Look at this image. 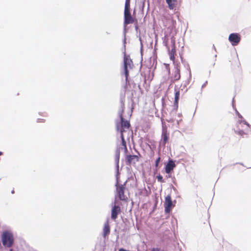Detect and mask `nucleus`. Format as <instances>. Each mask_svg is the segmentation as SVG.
I'll return each instance as SVG.
<instances>
[{
    "label": "nucleus",
    "mask_w": 251,
    "mask_h": 251,
    "mask_svg": "<svg viewBox=\"0 0 251 251\" xmlns=\"http://www.w3.org/2000/svg\"><path fill=\"white\" fill-rule=\"evenodd\" d=\"M110 231V227L108 222L105 223L103 228V234L104 237L108 235Z\"/></svg>",
    "instance_id": "f3484780"
},
{
    "label": "nucleus",
    "mask_w": 251,
    "mask_h": 251,
    "mask_svg": "<svg viewBox=\"0 0 251 251\" xmlns=\"http://www.w3.org/2000/svg\"><path fill=\"white\" fill-rule=\"evenodd\" d=\"M228 40L233 46H236L240 42L241 37L238 33H231L229 36Z\"/></svg>",
    "instance_id": "9d476101"
},
{
    "label": "nucleus",
    "mask_w": 251,
    "mask_h": 251,
    "mask_svg": "<svg viewBox=\"0 0 251 251\" xmlns=\"http://www.w3.org/2000/svg\"><path fill=\"white\" fill-rule=\"evenodd\" d=\"M130 0H126L125 7H130Z\"/></svg>",
    "instance_id": "4be33fe9"
},
{
    "label": "nucleus",
    "mask_w": 251,
    "mask_h": 251,
    "mask_svg": "<svg viewBox=\"0 0 251 251\" xmlns=\"http://www.w3.org/2000/svg\"><path fill=\"white\" fill-rule=\"evenodd\" d=\"M180 92L179 90H176L175 89V103L176 105L178 104V100L179 99Z\"/></svg>",
    "instance_id": "6ab92c4d"
},
{
    "label": "nucleus",
    "mask_w": 251,
    "mask_h": 251,
    "mask_svg": "<svg viewBox=\"0 0 251 251\" xmlns=\"http://www.w3.org/2000/svg\"><path fill=\"white\" fill-rule=\"evenodd\" d=\"M159 20L162 22L163 26L165 27H167L170 23H171V25L167 28L170 33L175 29L176 21L174 19H171L169 17L163 15Z\"/></svg>",
    "instance_id": "39448f33"
},
{
    "label": "nucleus",
    "mask_w": 251,
    "mask_h": 251,
    "mask_svg": "<svg viewBox=\"0 0 251 251\" xmlns=\"http://www.w3.org/2000/svg\"><path fill=\"white\" fill-rule=\"evenodd\" d=\"M1 240L3 245L7 248H10L14 243V237L12 234L7 231H4L1 235Z\"/></svg>",
    "instance_id": "7ed1b4c3"
},
{
    "label": "nucleus",
    "mask_w": 251,
    "mask_h": 251,
    "mask_svg": "<svg viewBox=\"0 0 251 251\" xmlns=\"http://www.w3.org/2000/svg\"><path fill=\"white\" fill-rule=\"evenodd\" d=\"M133 66L132 60L131 59L129 55H126V52H124V69L126 82L128 81L129 76L128 69H131Z\"/></svg>",
    "instance_id": "f03ea898"
},
{
    "label": "nucleus",
    "mask_w": 251,
    "mask_h": 251,
    "mask_svg": "<svg viewBox=\"0 0 251 251\" xmlns=\"http://www.w3.org/2000/svg\"><path fill=\"white\" fill-rule=\"evenodd\" d=\"M176 167V164L174 162L171 160H169L167 164L165 166V172L167 174L171 173L173 170L174 168Z\"/></svg>",
    "instance_id": "2eb2a0df"
},
{
    "label": "nucleus",
    "mask_w": 251,
    "mask_h": 251,
    "mask_svg": "<svg viewBox=\"0 0 251 251\" xmlns=\"http://www.w3.org/2000/svg\"><path fill=\"white\" fill-rule=\"evenodd\" d=\"M121 213V208L119 206L114 205L111 210V218L115 220L118 217V215Z\"/></svg>",
    "instance_id": "ddd939ff"
},
{
    "label": "nucleus",
    "mask_w": 251,
    "mask_h": 251,
    "mask_svg": "<svg viewBox=\"0 0 251 251\" xmlns=\"http://www.w3.org/2000/svg\"><path fill=\"white\" fill-rule=\"evenodd\" d=\"M168 7L171 10L175 9L177 4V0H165Z\"/></svg>",
    "instance_id": "dca6fc26"
},
{
    "label": "nucleus",
    "mask_w": 251,
    "mask_h": 251,
    "mask_svg": "<svg viewBox=\"0 0 251 251\" xmlns=\"http://www.w3.org/2000/svg\"><path fill=\"white\" fill-rule=\"evenodd\" d=\"M126 183L124 184H117L116 185V194L119 199L122 201H127V197L125 195L126 190Z\"/></svg>",
    "instance_id": "0eeeda50"
},
{
    "label": "nucleus",
    "mask_w": 251,
    "mask_h": 251,
    "mask_svg": "<svg viewBox=\"0 0 251 251\" xmlns=\"http://www.w3.org/2000/svg\"><path fill=\"white\" fill-rule=\"evenodd\" d=\"M137 23V20L133 18L130 11V7H125L124 10V22L125 26L127 25Z\"/></svg>",
    "instance_id": "423d86ee"
},
{
    "label": "nucleus",
    "mask_w": 251,
    "mask_h": 251,
    "mask_svg": "<svg viewBox=\"0 0 251 251\" xmlns=\"http://www.w3.org/2000/svg\"><path fill=\"white\" fill-rule=\"evenodd\" d=\"M136 24V25H135V28L136 30H137V29L138 28V25H137V23H135Z\"/></svg>",
    "instance_id": "393cba45"
},
{
    "label": "nucleus",
    "mask_w": 251,
    "mask_h": 251,
    "mask_svg": "<svg viewBox=\"0 0 251 251\" xmlns=\"http://www.w3.org/2000/svg\"><path fill=\"white\" fill-rule=\"evenodd\" d=\"M169 133L167 131V128H163L161 134V141L164 146L168 142L169 139Z\"/></svg>",
    "instance_id": "f8f14e48"
},
{
    "label": "nucleus",
    "mask_w": 251,
    "mask_h": 251,
    "mask_svg": "<svg viewBox=\"0 0 251 251\" xmlns=\"http://www.w3.org/2000/svg\"><path fill=\"white\" fill-rule=\"evenodd\" d=\"M151 251H161V250L158 248H153Z\"/></svg>",
    "instance_id": "5701e85b"
},
{
    "label": "nucleus",
    "mask_w": 251,
    "mask_h": 251,
    "mask_svg": "<svg viewBox=\"0 0 251 251\" xmlns=\"http://www.w3.org/2000/svg\"><path fill=\"white\" fill-rule=\"evenodd\" d=\"M37 122H39V123L44 122H45V120L43 119H38Z\"/></svg>",
    "instance_id": "b1692460"
},
{
    "label": "nucleus",
    "mask_w": 251,
    "mask_h": 251,
    "mask_svg": "<svg viewBox=\"0 0 251 251\" xmlns=\"http://www.w3.org/2000/svg\"><path fill=\"white\" fill-rule=\"evenodd\" d=\"M156 178H157L158 181L160 182H161V183H163L164 182V180L163 178V177L162 176H161L160 174H159L158 175H157L156 176Z\"/></svg>",
    "instance_id": "aec40b11"
},
{
    "label": "nucleus",
    "mask_w": 251,
    "mask_h": 251,
    "mask_svg": "<svg viewBox=\"0 0 251 251\" xmlns=\"http://www.w3.org/2000/svg\"><path fill=\"white\" fill-rule=\"evenodd\" d=\"M160 159H161L160 157H158L156 159V161H155V167H156V168H157V167H158V165H159V162H160Z\"/></svg>",
    "instance_id": "412c9836"
},
{
    "label": "nucleus",
    "mask_w": 251,
    "mask_h": 251,
    "mask_svg": "<svg viewBox=\"0 0 251 251\" xmlns=\"http://www.w3.org/2000/svg\"><path fill=\"white\" fill-rule=\"evenodd\" d=\"M140 154L138 152V155H127L126 156V160L127 164H135L139 161Z\"/></svg>",
    "instance_id": "1a4fd4ad"
},
{
    "label": "nucleus",
    "mask_w": 251,
    "mask_h": 251,
    "mask_svg": "<svg viewBox=\"0 0 251 251\" xmlns=\"http://www.w3.org/2000/svg\"><path fill=\"white\" fill-rule=\"evenodd\" d=\"M120 119H121V128L120 129L121 133H122L123 134L124 132L126 131V129L129 128L130 127V123L129 122L125 120L122 115H120Z\"/></svg>",
    "instance_id": "9b49d317"
},
{
    "label": "nucleus",
    "mask_w": 251,
    "mask_h": 251,
    "mask_svg": "<svg viewBox=\"0 0 251 251\" xmlns=\"http://www.w3.org/2000/svg\"><path fill=\"white\" fill-rule=\"evenodd\" d=\"M164 205L165 213H169L172 208L175 206V205L173 204V201L170 195H167L165 197Z\"/></svg>",
    "instance_id": "6e6552de"
},
{
    "label": "nucleus",
    "mask_w": 251,
    "mask_h": 251,
    "mask_svg": "<svg viewBox=\"0 0 251 251\" xmlns=\"http://www.w3.org/2000/svg\"><path fill=\"white\" fill-rule=\"evenodd\" d=\"M171 47H170L167 44V43H166V46L168 49V54L170 56V59L174 63L175 61V56L176 55V41H175V38L174 36H172L171 38Z\"/></svg>",
    "instance_id": "20e7f679"
},
{
    "label": "nucleus",
    "mask_w": 251,
    "mask_h": 251,
    "mask_svg": "<svg viewBox=\"0 0 251 251\" xmlns=\"http://www.w3.org/2000/svg\"><path fill=\"white\" fill-rule=\"evenodd\" d=\"M180 78V70L178 67L175 68L171 77V82L174 83L175 81L178 80Z\"/></svg>",
    "instance_id": "4468645a"
},
{
    "label": "nucleus",
    "mask_w": 251,
    "mask_h": 251,
    "mask_svg": "<svg viewBox=\"0 0 251 251\" xmlns=\"http://www.w3.org/2000/svg\"><path fill=\"white\" fill-rule=\"evenodd\" d=\"M206 225H207V226H209V223H207L206 224Z\"/></svg>",
    "instance_id": "bb28decb"
},
{
    "label": "nucleus",
    "mask_w": 251,
    "mask_h": 251,
    "mask_svg": "<svg viewBox=\"0 0 251 251\" xmlns=\"http://www.w3.org/2000/svg\"><path fill=\"white\" fill-rule=\"evenodd\" d=\"M121 138L122 139V146L123 147L122 148L124 149L125 152L126 153L127 151V148L126 147V141L124 138V134L122 133L121 134Z\"/></svg>",
    "instance_id": "a211bd4d"
},
{
    "label": "nucleus",
    "mask_w": 251,
    "mask_h": 251,
    "mask_svg": "<svg viewBox=\"0 0 251 251\" xmlns=\"http://www.w3.org/2000/svg\"><path fill=\"white\" fill-rule=\"evenodd\" d=\"M250 125L245 121L239 120L236 124V128H234L235 133L242 137H246L248 131L250 129Z\"/></svg>",
    "instance_id": "f257e3e1"
},
{
    "label": "nucleus",
    "mask_w": 251,
    "mask_h": 251,
    "mask_svg": "<svg viewBox=\"0 0 251 251\" xmlns=\"http://www.w3.org/2000/svg\"><path fill=\"white\" fill-rule=\"evenodd\" d=\"M117 128L118 130L119 129V126L118 125H117Z\"/></svg>",
    "instance_id": "a878e982"
},
{
    "label": "nucleus",
    "mask_w": 251,
    "mask_h": 251,
    "mask_svg": "<svg viewBox=\"0 0 251 251\" xmlns=\"http://www.w3.org/2000/svg\"><path fill=\"white\" fill-rule=\"evenodd\" d=\"M2 154V152L0 151V155Z\"/></svg>",
    "instance_id": "cd10ccee"
}]
</instances>
